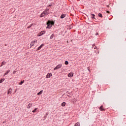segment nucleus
<instances>
[{
	"mask_svg": "<svg viewBox=\"0 0 126 126\" xmlns=\"http://www.w3.org/2000/svg\"><path fill=\"white\" fill-rule=\"evenodd\" d=\"M54 24H55V21L49 20L47 22V27L46 28H48L49 29H50V28H52V27H53V25H54Z\"/></svg>",
	"mask_w": 126,
	"mask_h": 126,
	"instance_id": "obj_1",
	"label": "nucleus"
},
{
	"mask_svg": "<svg viewBox=\"0 0 126 126\" xmlns=\"http://www.w3.org/2000/svg\"><path fill=\"white\" fill-rule=\"evenodd\" d=\"M49 11H50V9H46L43 12V13L45 15H48V14H49Z\"/></svg>",
	"mask_w": 126,
	"mask_h": 126,
	"instance_id": "obj_2",
	"label": "nucleus"
},
{
	"mask_svg": "<svg viewBox=\"0 0 126 126\" xmlns=\"http://www.w3.org/2000/svg\"><path fill=\"white\" fill-rule=\"evenodd\" d=\"M62 63H60L59 64H58L56 67H55L54 68V70H57V69H59V68H61V67H62Z\"/></svg>",
	"mask_w": 126,
	"mask_h": 126,
	"instance_id": "obj_3",
	"label": "nucleus"
},
{
	"mask_svg": "<svg viewBox=\"0 0 126 126\" xmlns=\"http://www.w3.org/2000/svg\"><path fill=\"white\" fill-rule=\"evenodd\" d=\"M37 42V40H33L31 43V47H32V46H34L35 45V43Z\"/></svg>",
	"mask_w": 126,
	"mask_h": 126,
	"instance_id": "obj_4",
	"label": "nucleus"
},
{
	"mask_svg": "<svg viewBox=\"0 0 126 126\" xmlns=\"http://www.w3.org/2000/svg\"><path fill=\"white\" fill-rule=\"evenodd\" d=\"M45 33H46V32L44 31H41L38 34L39 37H40V36H42V35H44Z\"/></svg>",
	"mask_w": 126,
	"mask_h": 126,
	"instance_id": "obj_5",
	"label": "nucleus"
},
{
	"mask_svg": "<svg viewBox=\"0 0 126 126\" xmlns=\"http://www.w3.org/2000/svg\"><path fill=\"white\" fill-rule=\"evenodd\" d=\"M52 76V73H48L46 75V78H50Z\"/></svg>",
	"mask_w": 126,
	"mask_h": 126,
	"instance_id": "obj_6",
	"label": "nucleus"
},
{
	"mask_svg": "<svg viewBox=\"0 0 126 126\" xmlns=\"http://www.w3.org/2000/svg\"><path fill=\"white\" fill-rule=\"evenodd\" d=\"M44 44H42L36 50V51H39V50H41L43 47H44Z\"/></svg>",
	"mask_w": 126,
	"mask_h": 126,
	"instance_id": "obj_7",
	"label": "nucleus"
},
{
	"mask_svg": "<svg viewBox=\"0 0 126 126\" xmlns=\"http://www.w3.org/2000/svg\"><path fill=\"white\" fill-rule=\"evenodd\" d=\"M72 76H73V73L72 72H71L68 74V77H72Z\"/></svg>",
	"mask_w": 126,
	"mask_h": 126,
	"instance_id": "obj_8",
	"label": "nucleus"
},
{
	"mask_svg": "<svg viewBox=\"0 0 126 126\" xmlns=\"http://www.w3.org/2000/svg\"><path fill=\"white\" fill-rule=\"evenodd\" d=\"M10 72V70H8L6 71V72L4 74L3 76H5V75H7V74H8Z\"/></svg>",
	"mask_w": 126,
	"mask_h": 126,
	"instance_id": "obj_9",
	"label": "nucleus"
},
{
	"mask_svg": "<svg viewBox=\"0 0 126 126\" xmlns=\"http://www.w3.org/2000/svg\"><path fill=\"white\" fill-rule=\"evenodd\" d=\"M90 16L92 19H94V18H95V15L94 14H91Z\"/></svg>",
	"mask_w": 126,
	"mask_h": 126,
	"instance_id": "obj_10",
	"label": "nucleus"
},
{
	"mask_svg": "<svg viewBox=\"0 0 126 126\" xmlns=\"http://www.w3.org/2000/svg\"><path fill=\"white\" fill-rule=\"evenodd\" d=\"M55 4L54 3V2H52L50 3V4H49L48 6V7H50L51 6H54V5Z\"/></svg>",
	"mask_w": 126,
	"mask_h": 126,
	"instance_id": "obj_11",
	"label": "nucleus"
},
{
	"mask_svg": "<svg viewBox=\"0 0 126 126\" xmlns=\"http://www.w3.org/2000/svg\"><path fill=\"white\" fill-rule=\"evenodd\" d=\"M12 91V90L11 89H9L8 91V93H7L8 95H9V94H11Z\"/></svg>",
	"mask_w": 126,
	"mask_h": 126,
	"instance_id": "obj_12",
	"label": "nucleus"
},
{
	"mask_svg": "<svg viewBox=\"0 0 126 126\" xmlns=\"http://www.w3.org/2000/svg\"><path fill=\"white\" fill-rule=\"evenodd\" d=\"M32 107V103H29L28 105V109H30Z\"/></svg>",
	"mask_w": 126,
	"mask_h": 126,
	"instance_id": "obj_13",
	"label": "nucleus"
},
{
	"mask_svg": "<svg viewBox=\"0 0 126 126\" xmlns=\"http://www.w3.org/2000/svg\"><path fill=\"white\" fill-rule=\"evenodd\" d=\"M60 17L62 19L64 18L65 17V14H62Z\"/></svg>",
	"mask_w": 126,
	"mask_h": 126,
	"instance_id": "obj_14",
	"label": "nucleus"
},
{
	"mask_svg": "<svg viewBox=\"0 0 126 126\" xmlns=\"http://www.w3.org/2000/svg\"><path fill=\"white\" fill-rule=\"evenodd\" d=\"M43 94V90H41L37 93V95H41V94Z\"/></svg>",
	"mask_w": 126,
	"mask_h": 126,
	"instance_id": "obj_15",
	"label": "nucleus"
},
{
	"mask_svg": "<svg viewBox=\"0 0 126 126\" xmlns=\"http://www.w3.org/2000/svg\"><path fill=\"white\" fill-rule=\"evenodd\" d=\"M66 104V103H65V102H63V103H62L61 106H62V107H65Z\"/></svg>",
	"mask_w": 126,
	"mask_h": 126,
	"instance_id": "obj_16",
	"label": "nucleus"
},
{
	"mask_svg": "<svg viewBox=\"0 0 126 126\" xmlns=\"http://www.w3.org/2000/svg\"><path fill=\"white\" fill-rule=\"evenodd\" d=\"M4 80H5V79H4V78L0 79V83H2L3 82V81H4Z\"/></svg>",
	"mask_w": 126,
	"mask_h": 126,
	"instance_id": "obj_17",
	"label": "nucleus"
},
{
	"mask_svg": "<svg viewBox=\"0 0 126 126\" xmlns=\"http://www.w3.org/2000/svg\"><path fill=\"white\" fill-rule=\"evenodd\" d=\"M24 83V80L21 81L20 83H19V85H22Z\"/></svg>",
	"mask_w": 126,
	"mask_h": 126,
	"instance_id": "obj_18",
	"label": "nucleus"
},
{
	"mask_svg": "<svg viewBox=\"0 0 126 126\" xmlns=\"http://www.w3.org/2000/svg\"><path fill=\"white\" fill-rule=\"evenodd\" d=\"M80 126V123H79V122H77L74 125V126Z\"/></svg>",
	"mask_w": 126,
	"mask_h": 126,
	"instance_id": "obj_19",
	"label": "nucleus"
},
{
	"mask_svg": "<svg viewBox=\"0 0 126 126\" xmlns=\"http://www.w3.org/2000/svg\"><path fill=\"white\" fill-rule=\"evenodd\" d=\"M5 63H6L5 62H2L1 63L0 66H2V65H4V64H5Z\"/></svg>",
	"mask_w": 126,
	"mask_h": 126,
	"instance_id": "obj_20",
	"label": "nucleus"
},
{
	"mask_svg": "<svg viewBox=\"0 0 126 126\" xmlns=\"http://www.w3.org/2000/svg\"><path fill=\"white\" fill-rule=\"evenodd\" d=\"M46 15L43 12L40 14V17H44Z\"/></svg>",
	"mask_w": 126,
	"mask_h": 126,
	"instance_id": "obj_21",
	"label": "nucleus"
},
{
	"mask_svg": "<svg viewBox=\"0 0 126 126\" xmlns=\"http://www.w3.org/2000/svg\"><path fill=\"white\" fill-rule=\"evenodd\" d=\"M32 26H33V24H31L30 26H29V27H27L28 29H30V28H31V27H32Z\"/></svg>",
	"mask_w": 126,
	"mask_h": 126,
	"instance_id": "obj_22",
	"label": "nucleus"
},
{
	"mask_svg": "<svg viewBox=\"0 0 126 126\" xmlns=\"http://www.w3.org/2000/svg\"><path fill=\"white\" fill-rule=\"evenodd\" d=\"M55 36L54 34H52L51 36H50V39H53V38H54Z\"/></svg>",
	"mask_w": 126,
	"mask_h": 126,
	"instance_id": "obj_23",
	"label": "nucleus"
},
{
	"mask_svg": "<svg viewBox=\"0 0 126 126\" xmlns=\"http://www.w3.org/2000/svg\"><path fill=\"white\" fill-rule=\"evenodd\" d=\"M99 110H100V111H104V109H103V106H100V107H99Z\"/></svg>",
	"mask_w": 126,
	"mask_h": 126,
	"instance_id": "obj_24",
	"label": "nucleus"
},
{
	"mask_svg": "<svg viewBox=\"0 0 126 126\" xmlns=\"http://www.w3.org/2000/svg\"><path fill=\"white\" fill-rule=\"evenodd\" d=\"M37 110H38V108H35L34 110L32 111V113H36V111H37Z\"/></svg>",
	"mask_w": 126,
	"mask_h": 126,
	"instance_id": "obj_25",
	"label": "nucleus"
},
{
	"mask_svg": "<svg viewBox=\"0 0 126 126\" xmlns=\"http://www.w3.org/2000/svg\"><path fill=\"white\" fill-rule=\"evenodd\" d=\"M64 64L67 65V64H68V61H65Z\"/></svg>",
	"mask_w": 126,
	"mask_h": 126,
	"instance_id": "obj_26",
	"label": "nucleus"
},
{
	"mask_svg": "<svg viewBox=\"0 0 126 126\" xmlns=\"http://www.w3.org/2000/svg\"><path fill=\"white\" fill-rule=\"evenodd\" d=\"M98 16L99 17H103V16L102 15V14L100 13L98 14Z\"/></svg>",
	"mask_w": 126,
	"mask_h": 126,
	"instance_id": "obj_27",
	"label": "nucleus"
},
{
	"mask_svg": "<svg viewBox=\"0 0 126 126\" xmlns=\"http://www.w3.org/2000/svg\"><path fill=\"white\" fill-rule=\"evenodd\" d=\"M46 119H47V116H45L44 117H43V121H45L46 120Z\"/></svg>",
	"mask_w": 126,
	"mask_h": 126,
	"instance_id": "obj_28",
	"label": "nucleus"
},
{
	"mask_svg": "<svg viewBox=\"0 0 126 126\" xmlns=\"http://www.w3.org/2000/svg\"><path fill=\"white\" fill-rule=\"evenodd\" d=\"M67 96L68 97H71V95L69 94H68Z\"/></svg>",
	"mask_w": 126,
	"mask_h": 126,
	"instance_id": "obj_29",
	"label": "nucleus"
},
{
	"mask_svg": "<svg viewBox=\"0 0 126 126\" xmlns=\"http://www.w3.org/2000/svg\"><path fill=\"white\" fill-rule=\"evenodd\" d=\"M98 34H99L98 33V32L95 33V35H96V36H97Z\"/></svg>",
	"mask_w": 126,
	"mask_h": 126,
	"instance_id": "obj_30",
	"label": "nucleus"
},
{
	"mask_svg": "<svg viewBox=\"0 0 126 126\" xmlns=\"http://www.w3.org/2000/svg\"><path fill=\"white\" fill-rule=\"evenodd\" d=\"M15 72H16V71H13V74H15Z\"/></svg>",
	"mask_w": 126,
	"mask_h": 126,
	"instance_id": "obj_31",
	"label": "nucleus"
},
{
	"mask_svg": "<svg viewBox=\"0 0 126 126\" xmlns=\"http://www.w3.org/2000/svg\"><path fill=\"white\" fill-rule=\"evenodd\" d=\"M46 115H45V116H46V117H47V116H48V115H49V113H46Z\"/></svg>",
	"mask_w": 126,
	"mask_h": 126,
	"instance_id": "obj_32",
	"label": "nucleus"
},
{
	"mask_svg": "<svg viewBox=\"0 0 126 126\" xmlns=\"http://www.w3.org/2000/svg\"><path fill=\"white\" fill-rule=\"evenodd\" d=\"M107 13H110V11H107Z\"/></svg>",
	"mask_w": 126,
	"mask_h": 126,
	"instance_id": "obj_33",
	"label": "nucleus"
},
{
	"mask_svg": "<svg viewBox=\"0 0 126 126\" xmlns=\"http://www.w3.org/2000/svg\"><path fill=\"white\" fill-rule=\"evenodd\" d=\"M95 49H97V46H95Z\"/></svg>",
	"mask_w": 126,
	"mask_h": 126,
	"instance_id": "obj_34",
	"label": "nucleus"
},
{
	"mask_svg": "<svg viewBox=\"0 0 126 126\" xmlns=\"http://www.w3.org/2000/svg\"><path fill=\"white\" fill-rule=\"evenodd\" d=\"M93 46H95V44H94L93 45Z\"/></svg>",
	"mask_w": 126,
	"mask_h": 126,
	"instance_id": "obj_35",
	"label": "nucleus"
},
{
	"mask_svg": "<svg viewBox=\"0 0 126 126\" xmlns=\"http://www.w3.org/2000/svg\"><path fill=\"white\" fill-rule=\"evenodd\" d=\"M97 53L99 54V52H98Z\"/></svg>",
	"mask_w": 126,
	"mask_h": 126,
	"instance_id": "obj_36",
	"label": "nucleus"
},
{
	"mask_svg": "<svg viewBox=\"0 0 126 126\" xmlns=\"http://www.w3.org/2000/svg\"><path fill=\"white\" fill-rule=\"evenodd\" d=\"M94 49H95V47H94Z\"/></svg>",
	"mask_w": 126,
	"mask_h": 126,
	"instance_id": "obj_37",
	"label": "nucleus"
}]
</instances>
